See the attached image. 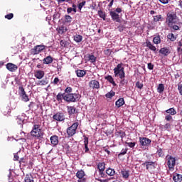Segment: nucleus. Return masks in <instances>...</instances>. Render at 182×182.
I'll return each mask as SVG.
<instances>
[{
    "label": "nucleus",
    "mask_w": 182,
    "mask_h": 182,
    "mask_svg": "<svg viewBox=\"0 0 182 182\" xmlns=\"http://www.w3.org/2000/svg\"><path fill=\"white\" fill-rule=\"evenodd\" d=\"M170 127H171V124H170V123H166L164 125V129H166V130H168V129H170Z\"/></svg>",
    "instance_id": "nucleus-64"
},
{
    "label": "nucleus",
    "mask_w": 182,
    "mask_h": 182,
    "mask_svg": "<svg viewBox=\"0 0 182 182\" xmlns=\"http://www.w3.org/2000/svg\"><path fill=\"white\" fill-rule=\"evenodd\" d=\"M22 97V100L23 102H29V97L28 96V95H26V93L23 94L22 95H21Z\"/></svg>",
    "instance_id": "nucleus-43"
},
{
    "label": "nucleus",
    "mask_w": 182,
    "mask_h": 182,
    "mask_svg": "<svg viewBox=\"0 0 182 182\" xmlns=\"http://www.w3.org/2000/svg\"><path fill=\"white\" fill-rule=\"evenodd\" d=\"M119 32H123L126 29V27L123 25H119L118 27Z\"/></svg>",
    "instance_id": "nucleus-54"
},
{
    "label": "nucleus",
    "mask_w": 182,
    "mask_h": 182,
    "mask_svg": "<svg viewBox=\"0 0 182 182\" xmlns=\"http://www.w3.org/2000/svg\"><path fill=\"white\" fill-rule=\"evenodd\" d=\"M6 68L9 70V72H16V70H18V65L12 63H7Z\"/></svg>",
    "instance_id": "nucleus-14"
},
{
    "label": "nucleus",
    "mask_w": 182,
    "mask_h": 182,
    "mask_svg": "<svg viewBox=\"0 0 182 182\" xmlns=\"http://www.w3.org/2000/svg\"><path fill=\"white\" fill-rule=\"evenodd\" d=\"M127 149H122L121 153L118 154V157H120V156H124V154H127Z\"/></svg>",
    "instance_id": "nucleus-59"
},
{
    "label": "nucleus",
    "mask_w": 182,
    "mask_h": 182,
    "mask_svg": "<svg viewBox=\"0 0 182 182\" xmlns=\"http://www.w3.org/2000/svg\"><path fill=\"white\" fill-rule=\"evenodd\" d=\"M77 127H79V122H74L70 127L67 128L68 137H73V136H75Z\"/></svg>",
    "instance_id": "nucleus-5"
},
{
    "label": "nucleus",
    "mask_w": 182,
    "mask_h": 182,
    "mask_svg": "<svg viewBox=\"0 0 182 182\" xmlns=\"http://www.w3.org/2000/svg\"><path fill=\"white\" fill-rule=\"evenodd\" d=\"M166 159H168L167 166L169 170H174V167L176 166V158L170 155L166 156Z\"/></svg>",
    "instance_id": "nucleus-6"
},
{
    "label": "nucleus",
    "mask_w": 182,
    "mask_h": 182,
    "mask_svg": "<svg viewBox=\"0 0 182 182\" xmlns=\"http://www.w3.org/2000/svg\"><path fill=\"white\" fill-rule=\"evenodd\" d=\"M35 105L36 104L33 102H30V104L28 105L29 109L31 110V109H33Z\"/></svg>",
    "instance_id": "nucleus-62"
},
{
    "label": "nucleus",
    "mask_w": 182,
    "mask_h": 182,
    "mask_svg": "<svg viewBox=\"0 0 182 182\" xmlns=\"http://www.w3.org/2000/svg\"><path fill=\"white\" fill-rule=\"evenodd\" d=\"M97 168L99 170V174L101 177H106V173H105V170L106 168V164L105 162H100L97 164Z\"/></svg>",
    "instance_id": "nucleus-8"
},
{
    "label": "nucleus",
    "mask_w": 182,
    "mask_h": 182,
    "mask_svg": "<svg viewBox=\"0 0 182 182\" xmlns=\"http://www.w3.org/2000/svg\"><path fill=\"white\" fill-rule=\"evenodd\" d=\"M167 38L171 42H174V41L177 39V37H176L173 33H170L168 34Z\"/></svg>",
    "instance_id": "nucleus-35"
},
{
    "label": "nucleus",
    "mask_w": 182,
    "mask_h": 182,
    "mask_svg": "<svg viewBox=\"0 0 182 182\" xmlns=\"http://www.w3.org/2000/svg\"><path fill=\"white\" fill-rule=\"evenodd\" d=\"M121 174L123 177V178H129V176H130V171H127L126 169H122L121 171Z\"/></svg>",
    "instance_id": "nucleus-25"
},
{
    "label": "nucleus",
    "mask_w": 182,
    "mask_h": 182,
    "mask_svg": "<svg viewBox=\"0 0 182 182\" xmlns=\"http://www.w3.org/2000/svg\"><path fill=\"white\" fill-rule=\"evenodd\" d=\"M98 15L100 18L103 19V21H106V13H105V11L102 10L98 11Z\"/></svg>",
    "instance_id": "nucleus-37"
},
{
    "label": "nucleus",
    "mask_w": 182,
    "mask_h": 182,
    "mask_svg": "<svg viewBox=\"0 0 182 182\" xmlns=\"http://www.w3.org/2000/svg\"><path fill=\"white\" fill-rule=\"evenodd\" d=\"M50 140L53 146H58V144H59V136L56 135L50 136Z\"/></svg>",
    "instance_id": "nucleus-15"
},
{
    "label": "nucleus",
    "mask_w": 182,
    "mask_h": 182,
    "mask_svg": "<svg viewBox=\"0 0 182 182\" xmlns=\"http://www.w3.org/2000/svg\"><path fill=\"white\" fill-rule=\"evenodd\" d=\"M18 90H19L20 96H22V95H24L25 93H26V92H25V89L22 86L18 87Z\"/></svg>",
    "instance_id": "nucleus-48"
},
{
    "label": "nucleus",
    "mask_w": 182,
    "mask_h": 182,
    "mask_svg": "<svg viewBox=\"0 0 182 182\" xmlns=\"http://www.w3.org/2000/svg\"><path fill=\"white\" fill-rule=\"evenodd\" d=\"M104 54L106 55V56L109 57L112 55V50L110 49H107L104 50Z\"/></svg>",
    "instance_id": "nucleus-50"
},
{
    "label": "nucleus",
    "mask_w": 182,
    "mask_h": 182,
    "mask_svg": "<svg viewBox=\"0 0 182 182\" xmlns=\"http://www.w3.org/2000/svg\"><path fill=\"white\" fill-rule=\"evenodd\" d=\"M90 87H92V89H99L100 87V84L99 83V81L97 80H91L90 82Z\"/></svg>",
    "instance_id": "nucleus-18"
},
{
    "label": "nucleus",
    "mask_w": 182,
    "mask_h": 182,
    "mask_svg": "<svg viewBox=\"0 0 182 182\" xmlns=\"http://www.w3.org/2000/svg\"><path fill=\"white\" fill-rule=\"evenodd\" d=\"M73 91V89H72L71 87H67L65 90V93L69 94V93H72V92Z\"/></svg>",
    "instance_id": "nucleus-52"
},
{
    "label": "nucleus",
    "mask_w": 182,
    "mask_h": 182,
    "mask_svg": "<svg viewBox=\"0 0 182 182\" xmlns=\"http://www.w3.org/2000/svg\"><path fill=\"white\" fill-rule=\"evenodd\" d=\"M5 18H6V19L11 20V19H12V18H14V14L10 13V14L6 15Z\"/></svg>",
    "instance_id": "nucleus-55"
},
{
    "label": "nucleus",
    "mask_w": 182,
    "mask_h": 182,
    "mask_svg": "<svg viewBox=\"0 0 182 182\" xmlns=\"http://www.w3.org/2000/svg\"><path fill=\"white\" fill-rule=\"evenodd\" d=\"M53 62V58L52 56L48 55L43 59V65H50Z\"/></svg>",
    "instance_id": "nucleus-20"
},
{
    "label": "nucleus",
    "mask_w": 182,
    "mask_h": 182,
    "mask_svg": "<svg viewBox=\"0 0 182 182\" xmlns=\"http://www.w3.org/2000/svg\"><path fill=\"white\" fill-rule=\"evenodd\" d=\"M65 94H62V92H59L56 96V100L58 103H62V100H64Z\"/></svg>",
    "instance_id": "nucleus-30"
},
{
    "label": "nucleus",
    "mask_w": 182,
    "mask_h": 182,
    "mask_svg": "<svg viewBox=\"0 0 182 182\" xmlns=\"http://www.w3.org/2000/svg\"><path fill=\"white\" fill-rule=\"evenodd\" d=\"M139 143L142 147H149L151 144V141L146 137H139Z\"/></svg>",
    "instance_id": "nucleus-10"
},
{
    "label": "nucleus",
    "mask_w": 182,
    "mask_h": 182,
    "mask_svg": "<svg viewBox=\"0 0 182 182\" xmlns=\"http://www.w3.org/2000/svg\"><path fill=\"white\" fill-rule=\"evenodd\" d=\"M163 16L161 15H157V16H154V22H159V21H163Z\"/></svg>",
    "instance_id": "nucleus-40"
},
{
    "label": "nucleus",
    "mask_w": 182,
    "mask_h": 182,
    "mask_svg": "<svg viewBox=\"0 0 182 182\" xmlns=\"http://www.w3.org/2000/svg\"><path fill=\"white\" fill-rule=\"evenodd\" d=\"M80 97H82V95L79 93H69L65 95L64 100L65 102H67V103H75L79 102Z\"/></svg>",
    "instance_id": "nucleus-4"
},
{
    "label": "nucleus",
    "mask_w": 182,
    "mask_h": 182,
    "mask_svg": "<svg viewBox=\"0 0 182 182\" xmlns=\"http://www.w3.org/2000/svg\"><path fill=\"white\" fill-rule=\"evenodd\" d=\"M158 93H163L164 92V84H159L157 87Z\"/></svg>",
    "instance_id": "nucleus-36"
},
{
    "label": "nucleus",
    "mask_w": 182,
    "mask_h": 182,
    "mask_svg": "<svg viewBox=\"0 0 182 182\" xmlns=\"http://www.w3.org/2000/svg\"><path fill=\"white\" fill-rule=\"evenodd\" d=\"M120 85H122V86H124V85H127V80L124 79V77L121 79Z\"/></svg>",
    "instance_id": "nucleus-57"
},
{
    "label": "nucleus",
    "mask_w": 182,
    "mask_h": 182,
    "mask_svg": "<svg viewBox=\"0 0 182 182\" xmlns=\"http://www.w3.org/2000/svg\"><path fill=\"white\" fill-rule=\"evenodd\" d=\"M68 113L69 116H72V114H75L78 113L77 109L74 106L68 107Z\"/></svg>",
    "instance_id": "nucleus-17"
},
{
    "label": "nucleus",
    "mask_w": 182,
    "mask_h": 182,
    "mask_svg": "<svg viewBox=\"0 0 182 182\" xmlns=\"http://www.w3.org/2000/svg\"><path fill=\"white\" fill-rule=\"evenodd\" d=\"M165 120H166V122H171V120H173V117H171L170 114H167L165 117Z\"/></svg>",
    "instance_id": "nucleus-58"
},
{
    "label": "nucleus",
    "mask_w": 182,
    "mask_h": 182,
    "mask_svg": "<svg viewBox=\"0 0 182 182\" xmlns=\"http://www.w3.org/2000/svg\"><path fill=\"white\" fill-rule=\"evenodd\" d=\"M53 119L56 122H63L65 120V114L63 112H57L53 116Z\"/></svg>",
    "instance_id": "nucleus-12"
},
{
    "label": "nucleus",
    "mask_w": 182,
    "mask_h": 182,
    "mask_svg": "<svg viewBox=\"0 0 182 182\" xmlns=\"http://www.w3.org/2000/svg\"><path fill=\"white\" fill-rule=\"evenodd\" d=\"M178 90L179 91L181 96H182V84L178 85Z\"/></svg>",
    "instance_id": "nucleus-61"
},
{
    "label": "nucleus",
    "mask_w": 182,
    "mask_h": 182,
    "mask_svg": "<svg viewBox=\"0 0 182 182\" xmlns=\"http://www.w3.org/2000/svg\"><path fill=\"white\" fill-rule=\"evenodd\" d=\"M155 162L154 161H145L142 164V166L146 167V169L148 171H151V170H154L156 168V166L154 165Z\"/></svg>",
    "instance_id": "nucleus-11"
},
{
    "label": "nucleus",
    "mask_w": 182,
    "mask_h": 182,
    "mask_svg": "<svg viewBox=\"0 0 182 182\" xmlns=\"http://www.w3.org/2000/svg\"><path fill=\"white\" fill-rule=\"evenodd\" d=\"M59 82H60V80H59V77H55L53 81V85H59Z\"/></svg>",
    "instance_id": "nucleus-56"
},
{
    "label": "nucleus",
    "mask_w": 182,
    "mask_h": 182,
    "mask_svg": "<svg viewBox=\"0 0 182 182\" xmlns=\"http://www.w3.org/2000/svg\"><path fill=\"white\" fill-rule=\"evenodd\" d=\"M84 137V146H85V153H88L89 151V138L87 136H86V135L83 136Z\"/></svg>",
    "instance_id": "nucleus-22"
},
{
    "label": "nucleus",
    "mask_w": 182,
    "mask_h": 182,
    "mask_svg": "<svg viewBox=\"0 0 182 182\" xmlns=\"http://www.w3.org/2000/svg\"><path fill=\"white\" fill-rule=\"evenodd\" d=\"M77 178H78L77 182H86L87 179L85 178V176H86V173H85V171L80 170L77 171L75 174Z\"/></svg>",
    "instance_id": "nucleus-9"
},
{
    "label": "nucleus",
    "mask_w": 182,
    "mask_h": 182,
    "mask_svg": "<svg viewBox=\"0 0 182 182\" xmlns=\"http://www.w3.org/2000/svg\"><path fill=\"white\" fill-rule=\"evenodd\" d=\"M107 1L109 2L108 7L112 8V6H113V4L114 3V0H107Z\"/></svg>",
    "instance_id": "nucleus-60"
},
{
    "label": "nucleus",
    "mask_w": 182,
    "mask_h": 182,
    "mask_svg": "<svg viewBox=\"0 0 182 182\" xmlns=\"http://www.w3.org/2000/svg\"><path fill=\"white\" fill-rule=\"evenodd\" d=\"M115 95L116 92H114V91H110L105 95V97H107V99H112V97H113V96H114Z\"/></svg>",
    "instance_id": "nucleus-41"
},
{
    "label": "nucleus",
    "mask_w": 182,
    "mask_h": 182,
    "mask_svg": "<svg viewBox=\"0 0 182 182\" xmlns=\"http://www.w3.org/2000/svg\"><path fill=\"white\" fill-rule=\"evenodd\" d=\"M49 83V80L48 78L38 80L36 83L37 86H46Z\"/></svg>",
    "instance_id": "nucleus-23"
},
{
    "label": "nucleus",
    "mask_w": 182,
    "mask_h": 182,
    "mask_svg": "<svg viewBox=\"0 0 182 182\" xmlns=\"http://www.w3.org/2000/svg\"><path fill=\"white\" fill-rule=\"evenodd\" d=\"M106 174H107V176H110V177L114 176V174H116V171H114V168H108L106 170Z\"/></svg>",
    "instance_id": "nucleus-28"
},
{
    "label": "nucleus",
    "mask_w": 182,
    "mask_h": 182,
    "mask_svg": "<svg viewBox=\"0 0 182 182\" xmlns=\"http://www.w3.org/2000/svg\"><path fill=\"white\" fill-rule=\"evenodd\" d=\"M115 105L117 107H122V106L124 105V98H119L117 101H116Z\"/></svg>",
    "instance_id": "nucleus-32"
},
{
    "label": "nucleus",
    "mask_w": 182,
    "mask_h": 182,
    "mask_svg": "<svg viewBox=\"0 0 182 182\" xmlns=\"http://www.w3.org/2000/svg\"><path fill=\"white\" fill-rule=\"evenodd\" d=\"M159 53H161V55H164V56H168V55L171 53V51L170 50V48H162L160 49Z\"/></svg>",
    "instance_id": "nucleus-19"
},
{
    "label": "nucleus",
    "mask_w": 182,
    "mask_h": 182,
    "mask_svg": "<svg viewBox=\"0 0 182 182\" xmlns=\"http://www.w3.org/2000/svg\"><path fill=\"white\" fill-rule=\"evenodd\" d=\"M146 47L149 48L150 50H152V52H154V53L156 52L157 48H156V46H154V45H153V43H151V42H150L149 41H146Z\"/></svg>",
    "instance_id": "nucleus-21"
},
{
    "label": "nucleus",
    "mask_w": 182,
    "mask_h": 182,
    "mask_svg": "<svg viewBox=\"0 0 182 182\" xmlns=\"http://www.w3.org/2000/svg\"><path fill=\"white\" fill-rule=\"evenodd\" d=\"M165 23L168 28H170V29H173V31H180L181 22H180V19L177 16V14L174 11H168L166 14Z\"/></svg>",
    "instance_id": "nucleus-1"
},
{
    "label": "nucleus",
    "mask_w": 182,
    "mask_h": 182,
    "mask_svg": "<svg viewBox=\"0 0 182 182\" xmlns=\"http://www.w3.org/2000/svg\"><path fill=\"white\" fill-rule=\"evenodd\" d=\"M113 70L115 77H119V79H124L126 77V73L124 72V67H123L122 63L118 64Z\"/></svg>",
    "instance_id": "nucleus-3"
},
{
    "label": "nucleus",
    "mask_w": 182,
    "mask_h": 182,
    "mask_svg": "<svg viewBox=\"0 0 182 182\" xmlns=\"http://www.w3.org/2000/svg\"><path fill=\"white\" fill-rule=\"evenodd\" d=\"M60 45L63 47V48H66L67 45H68V42H66V41L65 40H61L60 42Z\"/></svg>",
    "instance_id": "nucleus-51"
},
{
    "label": "nucleus",
    "mask_w": 182,
    "mask_h": 182,
    "mask_svg": "<svg viewBox=\"0 0 182 182\" xmlns=\"http://www.w3.org/2000/svg\"><path fill=\"white\" fill-rule=\"evenodd\" d=\"M166 113L170 114L171 116H174L177 114V111L174 108H169L168 109L166 110Z\"/></svg>",
    "instance_id": "nucleus-31"
},
{
    "label": "nucleus",
    "mask_w": 182,
    "mask_h": 182,
    "mask_svg": "<svg viewBox=\"0 0 182 182\" xmlns=\"http://www.w3.org/2000/svg\"><path fill=\"white\" fill-rule=\"evenodd\" d=\"M156 153L159 157H164V152L161 148L159 149Z\"/></svg>",
    "instance_id": "nucleus-46"
},
{
    "label": "nucleus",
    "mask_w": 182,
    "mask_h": 182,
    "mask_svg": "<svg viewBox=\"0 0 182 182\" xmlns=\"http://www.w3.org/2000/svg\"><path fill=\"white\" fill-rule=\"evenodd\" d=\"M173 180L175 182H181L182 181V175L178 173H174L173 176Z\"/></svg>",
    "instance_id": "nucleus-24"
},
{
    "label": "nucleus",
    "mask_w": 182,
    "mask_h": 182,
    "mask_svg": "<svg viewBox=\"0 0 182 182\" xmlns=\"http://www.w3.org/2000/svg\"><path fill=\"white\" fill-rule=\"evenodd\" d=\"M25 182H35L33 179L32 178V175H26L24 178Z\"/></svg>",
    "instance_id": "nucleus-39"
},
{
    "label": "nucleus",
    "mask_w": 182,
    "mask_h": 182,
    "mask_svg": "<svg viewBox=\"0 0 182 182\" xmlns=\"http://www.w3.org/2000/svg\"><path fill=\"white\" fill-rule=\"evenodd\" d=\"M153 43H155V45H159V43H161V38H160V35L156 36L154 38Z\"/></svg>",
    "instance_id": "nucleus-33"
},
{
    "label": "nucleus",
    "mask_w": 182,
    "mask_h": 182,
    "mask_svg": "<svg viewBox=\"0 0 182 182\" xmlns=\"http://www.w3.org/2000/svg\"><path fill=\"white\" fill-rule=\"evenodd\" d=\"M18 90H19L20 96H22V95H24L25 93H26V92H25V89L22 86L18 87Z\"/></svg>",
    "instance_id": "nucleus-47"
},
{
    "label": "nucleus",
    "mask_w": 182,
    "mask_h": 182,
    "mask_svg": "<svg viewBox=\"0 0 182 182\" xmlns=\"http://www.w3.org/2000/svg\"><path fill=\"white\" fill-rule=\"evenodd\" d=\"M46 46L43 45H38L36 46L33 48L31 50V55H38L43 50H45Z\"/></svg>",
    "instance_id": "nucleus-7"
},
{
    "label": "nucleus",
    "mask_w": 182,
    "mask_h": 182,
    "mask_svg": "<svg viewBox=\"0 0 182 182\" xmlns=\"http://www.w3.org/2000/svg\"><path fill=\"white\" fill-rule=\"evenodd\" d=\"M30 134L32 137H34L38 140H42L43 136H45V132L41 129L40 124H34Z\"/></svg>",
    "instance_id": "nucleus-2"
},
{
    "label": "nucleus",
    "mask_w": 182,
    "mask_h": 182,
    "mask_svg": "<svg viewBox=\"0 0 182 182\" xmlns=\"http://www.w3.org/2000/svg\"><path fill=\"white\" fill-rule=\"evenodd\" d=\"M109 15L112 19V21H115V22L120 23L122 21L120 20V16L116 13V11H109Z\"/></svg>",
    "instance_id": "nucleus-13"
},
{
    "label": "nucleus",
    "mask_w": 182,
    "mask_h": 182,
    "mask_svg": "<svg viewBox=\"0 0 182 182\" xmlns=\"http://www.w3.org/2000/svg\"><path fill=\"white\" fill-rule=\"evenodd\" d=\"M65 23H70L72 22V16L69 15H65Z\"/></svg>",
    "instance_id": "nucleus-42"
},
{
    "label": "nucleus",
    "mask_w": 182,
    "mask_h": 182,
    "mask_svg": "<svg viewBox=\"0 0 182 182\" xmlns=\"http://www.w3.org/2000/svg\"><path fill=\"white\" fill-rule=\"evenodd\" d=\"M34 76L35 77H36V79H42L43 77V76H45V71L43 70H36L34 73Z\"/></svg>",
    "instance_id": "nucleus-16"
},
{
    "label": "nucleus",
    "mask_w": 182,
    "mask_h": 182,
    "mask_svg": "<svg viewBox=\"0 0 182 182\" xmlns=\"http://www.w3.org/2000/svg\"><path fill=\"white\" fill-rule=\"evenodd\" d=\"M126 144H127L129 147H131V149H133L134 146H136V142H127Z\"/></svg>",
    "instance_id": "nucleus-53"
},
{
    "label": "nucleus",
    "mask_w": 182,
    "mask_h": 182,
    "mask_svg": "<svg viewBox=\"0 0 182 182\" xmlns=\"http://www.w3.org/2000/svg\"><path fill=\"white\" fill-rule=\"evenodd\" d=\"M97 58L95 57L94 55H88V60L91 62V63H96V60Z\"/></svg>",
    "instance_id": "nucleus-38"
},
{
    "label": "nucleus",
    "mask_w": 182,
    "mask_h": 182,
    "mask_svg": "<svg viewBox=\"0 0 182 182\" xmlns=\"http://www.w3.org/2000/svg\"><path fill=\"white\" fill-rule=\"evenodd\" d=\"M57 31H58V33H60V35H63V33H65V32H66L68 31V28L63 26L59 27L58 28H57Z\"/></svg>",
    "instance_id": "nucleus-34"
},
{
    "label": "nucleus",
    "mask_w": 182,
    "mask_h": 182,
    "mask_svg": "<svg viewBox=\"0 0 182 182\" xmlns=\"http://www.w3.org/2000/svg\"><path fill=\"white\" fill-rule=\"evenodd\" d=\"M86 5V1H83L78 4L77 8L80 11H82V8H83Z\"/></svg>",
    "instance_id": "nucleus-44"
},
{
    "label": "nucleus",
    "mask_w": 182,
    "mask_h": 182,
    "mask_svg": "<svg viewBox=\"0 0 182 182\" xmlns=\"http://www.w3.org/2000/svg\"><path fill=\"white\" fill-rule=\"evenodd\" d=\"M148 69H149V70H153V69H154V65L151 63H148Z\"/></svg>",
    "instance_id": "nucleus-63"
},
{
    "label": "nucleus",
    "mask_w": 182,
    "mask_h": 182,
    "mask_svg": "<svg viewBox=\"0 0 182 182\" xmlns=\"http://www.w3.org/2000/svg\"><path fill=\"white\" fill-rule=\"evenodd\" d=\"M105 79L114 86H116V82H114V79H113V77H112V75L105 76Z\"/></svg>",
    "instance_id": "nucleus-29"
},
{
    "label": "nucleus",
    "mask_w": 182,
    "mask_h": 182,
    "mask_svg": "<svg viewBox=\"0 0 182 182\" xmlns=\"http://www.w3.org/2000/svg\"><path fill=\"white\" fill-rule=\"evenodd\" d=\"M75 73L77 77H83L86 75V71L83 70H75Z\"/></svg>",
    "instance_id": "nucleus-27"
},
{
    "label": "nucleus",
    "mask_w": 182,
    "mask_h": 182,
    "mask_svg": "<svg viewBox=\"0 0 182 182\" xmlns=\"http://www.w3.org/2000/svg\"><path fill=\"white\" fill-rule=\"evenodd\" d=\"M73 39H74L75 42H76L77 43H80V42H82V41H83V36H82L81 35H79V34H75L73 36Z\"/></svg>",
    "instance_id": "nucleus-26"
},
{
    "label": "nucleus",
    "mask_w": 182,
    "mask_h": 182,
    "mask_svg": "<svg viewBox=\"0 0 182 182\" xmlns=\"http://www.w3.org/2000/svg\"><path fill=\"white\" fill-rule=\"evenodd\" d=\"M136 87L138 88V89H143V82H141L140 81H137L136 82Z\"/></svg>",
    "instance_id": "nucleus-49"
},
{
    "label": "nucleus",
    "mask_w": 182,
    "mask_h": 182,
    "mask_svg": "<svg viewBox=\"0 0 182 182\" xmlns=\"http://www.w3.org/2000/svg\"><path fill=\"white\" fill-rule=\"evenodd\" d=\"M117 134L119 135V136L121 137V139H124V137H126V132H124V131H118Z\"/></svg>",
    "instance_id": "nucleus-45"
}]
</instances>
